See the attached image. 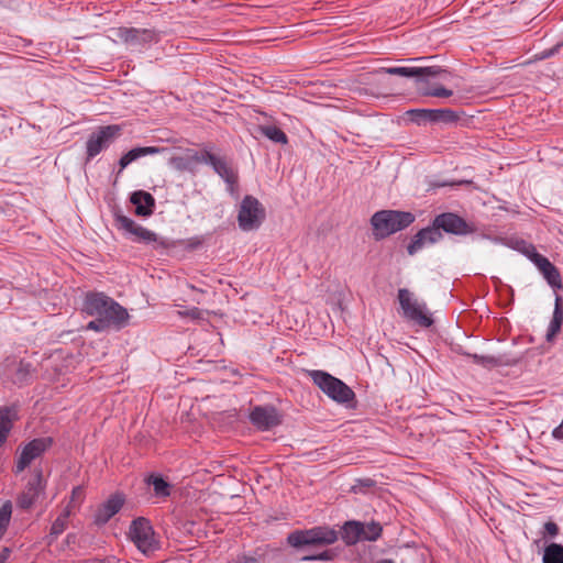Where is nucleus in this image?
Here are the masks:
<instances>
[{
    "label": "nucleus",
    "mask_w": 563,
    "mask_h": 563,
    "mask_svg": "<svg viewBox=\"0 0 563 563\" xmlns=\"http://www.w3.org/2000/svg\"><path fill=\"white\" fill-rule=\"evenodd\" d=\"M82 311L93 317L86 325L87 330L104 332L109 329L120 330L128 323L129 313L124 307L103 292L86 294Z\"/></svg>",
    "instance_id": "nucleus-1"
},
{
    "label": "nucleus",
    "mask_w": 563,
    "mask_h": 563,
    "mask_svg": "<svg viewBox=\"0 0 563 563\" xmlns=\"http://www.w3.org/2000/svg\"><path fill=\"white\" fill-rule=\"evenodd\" d=\"M415 220L416 216L410 211L387 209L376 211L371 217L369 222L373 228L374 239L380 241L407 229Z\"/></svg>",
    "instance_id": "nucleus-2"
},
{
    "label": "nucleus",
    "mask_w": 563,
    "mask_h": 563,
    "mask_svg": "<svg viewBox=\"0 0 563 563\" xmlns=\"http://www.w3.org/2000/svg\"><path fill=\"white\" fill-rule=\"evenodd\" d=\"M398 302L402 310L404 318L413 325L420 328H430L433 324V318L424 301H419L407 288L398 289Z\"/></svg>",
    "instance_id": "nucleus-3"
},
{
    "label": "nucleus",
    "mask_w": 563,
    "mask_h": 563,
    "mask_svg": "<svg viewBox=\"0 0 563 563\" xmlns=\"http://www.w3.org/2000/svg\"><path fill=\"white\" fill-rule=\"evenodd\" d=\"M338 532L327 526H318L310 529L295 530L287 537L289 545L296 549L303 547L330 545L338 540Z\"/></svg>",
    "instance_id": "nucleus-4"
},
{
    "label": "nucleus",
    "mask_w": 563,
    "mask_h": 563,
    "mask_svg": "<svg viewBox=\"0 0 563 563\" xmlns=\"http://www.w3.org/2000/svg\"><path fill=\"white\" fill-rule=\"evenodd\" d=\"M462 114L463 112H459L449 108H416L409 109L405 112V115L408 118V120L418 126L438 123L455 124L460 121Z\"/></svg>",
    "instance_id": "nucleus-5"
},
{
    "label": "nucleus",
    "mask_w": 563,
    "mask_h": 563,
    "mask_svg": "<svg viewBox=\"0 0 563 563\" xmlns=\"http://www.w3.org/2000/svg\"><path fill=\"white\" fill-rule=\"evenodd\" d=\"M266 218L264 206L257 198L246 195L241 200L238 211V224L244 232L260 229Z\"/></svg>",
    "instance_id": "nucleus-6"
},
{
    "label": "nucleus",
    "mask_w": 563,
    "mask_h": 563,
    "mask_svg": "<svg viewBox=\"0 0 563 563\" xmlns=\"http://www.w3.org/2000/svg\"><path fill=\"white\" fill-rule=\"evenodd\" d=\"M121 133L122 129L118 124L99 126L91 132L86 142V161L93 159L101 152L109 148Z\"/></svg>",
    "instance_id": "nucleus-7"
},
{
    "label": "nucleus",
    "mask_w": 563,
    "mask_h": 563,
    "mask_svg": "<svg viewBox=\"0 0 563 563\" xmlns=\"http://www.w3.org/2000/svg\"><path fill=\"white\" fill-rule=\"evenodd\" d=\"M115 35L131 51H142L161 40L159 33L153 29L119 27Z\"/></svg>",
    "instance_id": "nucleus-8"
},
{
    "label": "nucleus",
    "mask_w": 563,
    "mask_h": 563,
    "mask_svg": "<svg viewBox=\"0 0 563 563\" xmlns=\"http://www.w3.org/2000/svg\"><path fill=\"white\" fill-rule=\"evenodd\" d=\"M200 161L202 165L211 167L213 173L222 180L239 174L233 158L225 154L217 153L213 145L203 146V156H201Z\"/></svg>",
    "instance_id": "nucleus-9"
},
{
    "label": "nucleus",
    "mask_w": 563,
    "mask_h": 563,
    "mask_svg": "<svg viewBox=\"0 0 563 563\" xmlns=\"http://www.w3.org/2000/svg\"><path fill=\"white\" fill-rule=\"evenodd\" d=\"M34 375V367L30 362L7 357L0 365V377L4 382L16 384H29Z\"/></svg>",
    "instance_id": "nucleus-10"
},
{
    "label": "nucleus",
    "mask_w": 563,
    "mask_h": 563,
    "mask_svg": "<svg viewBox=\"0 0 563 563\" xmlns=\"http://www.w3.org/2000/svg\"><path fill=\"white\" fill-rule=\"evenodd\" d=\"M129 537L135 547L144 554L156 549L153 527L150 520L144 517H139L131 522Z\"/></svg>",
    "instance_id": "nucleus-11"
},
{
    "label": "nucleus",
    "mask_w": 563,
    "mask_h": 563,
    "mask_svg": "<svg viewBox=\"0 0 563 563\" xmlns=\"http://www.w3.org/2000/svg\"><path fill=\"white\" fill-rule=\"evenodd\" d=\"M523 254L537 266L552 289L563 288L560 272L548 257L539 253L531 244L525 246Z\"/></svg>",
    "instance_id": "nucleus-12"
},
{
    "label": "nucleus",
    "mask_w": 563,
    "mask_h": 563,
    "mask_svg": "<svg viewBox=\"0 0 563 563\" xmlns=\"http://www.w3.org/2000/svg\"><path fill=\"white\" fill-rule=\"evenodd\" d=\"M382 71L388 75H395L406 78H415L417 84H427L429 78H444L448 71L440 66L411 67V66H394L382 68Z\"/></svg>",
    "instance_id": "nucleus-13"
},
{
    "label": "nucleus",
    "mask_w": 563,
    "mask_h": 563,
    "mask_svg": "<svg viewBox=\"0 0 563 563\" xmlns=\"http://www.w3.org/2000/svg\"><path fill=\"white\" fill-rule=\"evenodd\" d=\"M432 223L439 232L464 236L475 232L473 224L453 212H442L434 217Z\"/></svg>",
    "instance_id": "nucleus-14"
},
{
    "label": "nucleus",
    "mask_w": 563,
    "mask_h": 563,
    "mask_svg": "<svg viewBox=\"0 0 563 563\" xmlns=\"http://www.w3.org/2000/svg\"><path fill=\"white\" fill-rule=\"evenodd\" d=\"M52 444V438H36L26 443L16 459L13 472L15 474L22 473L34 460L47 451Z\"/></svg>",
    "instance_id": "nucleus-15"
},
{
    "label": "nucleus",
    "mask_w": 563,
    "mask_h": 563,
    "mask_svg": "<svg viewBox=\"0 0 563 563\" xmlns=\"http://www.w3.org/2000/svg\"><path fill=\"white\" fill-rule=\"evenodd\" d=\"M46 488V481L42 468H34L32 477L16 498V506L21 509H30Z\"/></svg>",
    "instance_id": "nucleus-16"
},
{
    "label": "nucleus",
    "mask_w": 563,
    "mask_h": 563,
    "mask_svg": "<svg viewBox=\"0 0 563 563\" xmlns=\"http://www.w3.org/2000/svg\"><path fill=\"white\" fill-rule=\"evenodd\" d=\"M251 423L261 431L271 430L280 424V416L273 406H255L249 415Z\"/></svg>",
    "instance_id": "nucleus-17"
},
{
    "label": "nucleus",
    "mask_w": 563,
    "mask_h": 563,
    "mask_svg": "<svg viewBox=\"0 0 563 563\" xmlns=\"http://www.w3.org/2000/svg\"><path fill=\"white\" fill-rule=\"evenodd\" d=\"M443 239V234L435 230L433 223L420 229L411 239L407 245V252L409 255H415L426 246L433 245Z\"/></svg>",
    "instance_id": "nucleus-18"
},
{
    "label": "nucleus",
    "mask_w": 563,
    "mask_h": 563,
    "mask_svg": "<svg viewBox=\"0 0 563 563\" xmlns=\"http://www.w3.org/2000/svg\"><path fill=\"white\" fill-rule=\"evenodd\" d=\"M124 496L122 494L111 495L102 505L99 506L95 514V523L98 526L106 525L113 516H115L124 505Z\"/></svg>",
    "instance_id": "nucleus-19"
},
{
    "label": "nucleus",
    "mask_w": 563,
    "mask_h": 563,
    "mask_svg": "<svg viewBox=\"0 0 563 563\" xmlns=\"http://www.w3.org/2000/svg\"><path fill=\"white\" fill-rule=\"evenodd\" d=\"M130 202L135 207V214L150 217L155 209L154 197L145 190H135L130 195Z\"/></svg>",
    "instance_id": "nucleus-20"
},
{
    "label": "nucleus",
    "mask_w": 563,
    "mask_h": 563,
    "mask_svg": "<svg viewBox=\"0 0 563 563\" xmlns=\"http://www.w3.org/2000/svg\"><path fill=\"white\" fill-rule=\"evenodd\" d=\"M301 376L310 379L316 387H349L343 380L321 369H302Z\"/></svg>",
    "instance_id": "nucleus-21"
},
{
    "label": "nucleus",
    "mask_w": 563,
    "mask_h": 563,
    "mask_svg": "<svg viewBox=\"0 0 563 563\" xmlns=\"http://www.w3.org/2000/svg\"><path fill=\"white\" fill-rule=\"evenodd\" d=\"M19 419V408L16 405L0 408V448L7 442V439Z\"/></svg>",
    "instance_id": "nucleus-22"
},
{
    "label": "nucleus",
    "mask_w": 563,
    "mask_h": 563,
    "mask_svg": "<svg viewBox=\"0 0 563 563\" xmlns=\"http://www.w3.org/2000/svg\"><path fill=\"white\" fill-rule=\"evenodd\" d=\"M201 156H203V147L199 151L188 150L185 156H175L170 163L177 170L195 174L197 166L201 164Z\"/></svg>",
    "instance_id": "nucleus-23"
},
{
    "label": "nucleus",
    "mask_w": 563,
    "mask_h": 563,
    "mask_svg": "<svg viewBox=\"0 0 563 563\" xmlns=\"http://www.w3.org/2000/svg\"><path fill=\"white\" fill-rule=\"evenodd\" d=\"M162 151V148L157 146H137L133 147L130 151H128L125 154L121 156L119 159V173H121L123 169H125L131 163L147 156V155H154L158 154Z\"/></svg>",
    "instance_id": "nucleus-24"
},
{
    "label": "nucleus",
    "mask_w": 563,
    "mask_h": 563,
    "mask_svg": "<svg viewBox=\"0 0 563 563\" xmlns=\"http://www.w3.org/2000/svg\"><path fill=\"white\" fill-rule=\"evenodd\" d=\"M562 324H563V300H562L561 296L556 295L552 319L550 321L548 332H547V339L549 341L561 331Z\"/></svg>",
    "instance_id": "nucleus-25"
},
{
    "label": "nucleus",
    "mask_w": 563,
    "mask_h": 563,
    "mask_svg": "<svg viewBox=\"0 0 563 563\" xmlns=\"http://www.w3.org/2000/svg\"><path fill=\"white\" fill-rule=\"evenodd\" d=\"M131 234L135 236V242H143L145 244L156 243L161 247H167L169 245L167 240L159 238L155 232L141 224H137Z\"/></svg>",
    "instance_id": "nucleus-26"
},
{
    "label": "nucleus",
    "mask_w": 563,
    "mask_h": 563,
    "mask_svg": "<svg viewBox=\"0 0 563 563\" xmlns=\"http://www.w3.org/2000/svg\"><path fill=\"white\" fill-rule=\"evenodd\" d=\"M363 523L358 521H347L342 527V540L347 544L352 545L362 539Z\"/></svg>",
    "instance_id": "nucleus-27"
},
{
    "label": "nucleus",
    "mask_w": 563,
    "mask_h": 563,
    "mask_svg": "<svg viewBox=\"0 0 563 563\" xmlns=\"http://www.w3.org/2000/svg\"><path fill=\"white\" fill-rule=\"evenodd\" d=\"M330 399L338 404L353 408L355 404V394L353 389H321Z\"/></svg>",
    "instance_id": "nucleus-28"
},
{
    "label": "nucleus",
    "mask_w": 563,
    "mask_h": 563,
    "mask_svg": "<svg viewBox=\"0 0 563 563\" xmlns=\"http://www.w3.org/2000/svg\"><path fill=\"white\" fill-rule=\"evenodd\" d=\"M260 131L265 137L274 143L286 144L288 142L286 133L276 125H261Z\"/></svg>",
    "instance_id": "nucleus-29"
},
{
    "label": "nucleus",
    "mask_w": 563,
    "mask_h": 563,
    "mask_svg": "<svg viewBox=\"0 0 563 563\" xmlns=\"http://www.w3.org/2000/svg\"><path fill=\"white\" fill-rule=\"evenodd\" d=\"M418 92L423 97H435V98H450L453 96V90L448 89L443 86H423L420 84Z\"/></svg>",
    "instance_id": "nucleus-30"
},
{
    "label": "nucleus",
    "mask_w": 563,
    "mask_h": 563,
    "mask_svg": "<svg viewBox=\"0 0 563 563\" xmlns=\"http://www.w3.org/2000/svg\"><path fill=\"white\" fill-rule=\"evenodd\" d=\"M543 563H563V545L551 543L544 550Z\"/></svg>",
    "instance_id": "nucleus-31"
},
{
    "label": "nucleus",
    "mask_w": 563,
    "mask_h": 563,
    "mask_svg": "<svg viewBox=\"0 0 563 563\" xmlns=\"http://www.w3.org/2000/svg\"><path fill=\"white\" fill-rule=\"evenodd\" d=\"M148 484L153 486L154 493L158 497L169 496V484L161 476H151Z\"/></svg>",
    "instance_id": "nucleus-32"
},
{
    "label": "nucleus",
    "mask_w": 563,
    "mask_h": 563,
    "mask_svg": "<svg viewBox=\"0 0 563 563\" xmlns=\"http://www.w3.org/2000/svg\"><path fill=\"white\" fill-rule=\"evenodd\" d=\"M383 528L377 522L363 525L362 539L366 541H376L382 536Z\"/></svg>",
    "instance_id": "nucleus-33"
},
{
    "label": "nucleus",
    "mask_w": 563,
    "mask_h": 563,
    "mask_svg": "<svg viewBox=\"0 0 563 563\" xmlns=\"http://www.w3.org/2000/svg\"><path fill=\"white\" fill-rule=\"evenodd\" d=\"M12 514V506L10 501H7L1 508H0V537H3Z\"/></svg>",
    "instance_id": "nucleus-34"
},
{
    "label": "nucleus",
    "mask_w": 563,
    "mask_h": 563,
    "mask_svg": "<svg viewBox=\"0 0 563 563\" xmlns=\"http://www.w3.org/2000/svg\"><path fill=\"white\" fill-rule=\"evenodd\" d=\"M115 222L118 223L120 229L124 230L125 232H128L130 234L133 232V230L137 225V223L133 219H131L124 214H115Z\"/></svg>",
    "instance_id": "nucleus-35"
},
{
    "label": "nucleus",
    "mask_w": 563,
    "mask_h": 563,
    "mask_svg": "<svg viewBox=\"0 0 563 563\" xmlns=\"http://www.w3.org/2000/svg\"><path fill=\"white\" fill-rule=\"evenodd\" d=\"M68 526V522L60 518H56L54 522L52 523L51 531H49V538H52L51 542L55 540L59 534H62Z\"/></svg>",
    "instance_id": "nucleus-36"
},
{
    "label": "nucleus",
    "mask_w": 563,
    "mask_h": 563,
    "mask_svg": "<svg viewBox=\"0 0 563 563\" xmlns=\"http://www.w3.org/2000/svg\"><path fill=\"white\" fill-rule=\"evenodd\" d=\"M223 181L228 194L236 199L239 197V174L224 179Z\"/></svg>",
    "instance_id": "nucleus-37"
},
{
    "label": "nucleus",
    "mask_w": 563,
    "mask_h": 563,
    "mask_svg": "<svg viewBox=\"0 0 563 563\" xmlns=\"http://www.w3.org/2000/svg\"><path fill=\"white\" fill-rule=\"evenodd\" d=\"M335 556L333 550H324L320 553L306 555L301 559V561H332Z\"/></svg>",
    "instance_id": "nucleus-38"
},
{
    "label": "nucleus",
    "mask_w": 563,
    "mask_h": 563,
    "mask_svg": "<svg viewBox=\"0 0 563 563\" xmlns=\"http://www.w3.org/2000/svg\"><path fill=\"white\" fill-rule=\"evenodd\" d=\"M562 46H563V41L550 48L543 49L542 52H540L538 54V59L542 60V59H548V58L555 56L556 54L560 53V49L562 48Z\"/></svg>",
    "instance_id": "nucleus-39"
},
{
    "label": "nucleus",
    "mask_w": 563,
    "mask_h": 563,
    "mask_svg": "<svg viewBox=\"0 0 563 563\" xmlns=\"http://www.w3.org/2000/svg\"><path fill=\"white\" fill-rule=\"evenodd\" d=\"M84 500V488L82 486H76L71 490L70 500L68 504L76 506V504H81Z\"/></svg>",
    "instance_id": "nucleus-40"
},
{
    "label": "nucleus",
    "mask_w": 563,
    "mask_h": 563,
    "mask_svg": "<svg viewBox=\"0 0 563 563\" xmlns=\"http://www.w3.org/2000/svg\"><path fill=\"white\" fill-rule=\"evenodd\" d=\"M559 526L553 521H548L544 523V537L555 538L559 534Z\"/></svg>",
    "instance_id": "nucleus-41"
},
{
    "label": "nucleus",
    "mask_w": 563,
    "mask_h": 563,
    "mask_svg": "<svg viewBox=\"0 0 563 563\" xmlns=\"http://www.w3.org/2000/svg\"><path fill=\"white\" fill-rule=\"evenodd\" d=\"M475 363L477 364H482V365H485V366H489V365H496L497 364V361L494 356H483V355H477L475 354L473 356Z\"/></svg>",
    "instance_id": "nucleus-42"
},
{
    "label": "nucleus",
    "mask_w": 563,
    "mask_h": 563,
    "mask_svg": "<svg viewBox=\"0 0 563 563\" xmlns=\"http://www.w3.org/2000/svg\"><path fill=\"white\" fill-rule=\"evenodd\" d=\"M74 507H75L74 505L68 504L65 507V509L59 514L58 518H60V519L65 520L66 522H68V519H69V517L71 515V511H73Z\"/></svg>",
    "instance_id": "nucleus-43"
},
{
    "label": "nucleus",
    "mask_w": 563,
    "mask_h": 563,
    "mask_svg": "<svg viewBox=\"0 0 563 563\" xmlns=\"http://www.w3.org/2000/svg\"><path fill=\"white\" fill-rule=\"evenodd\" d=\"M234 563H258V561L254 556L242 555L239 556Z\"/></svg>",
    "instance_id": "nucleus-44"
},
{
    "label": "nucleus",
    "mask_w": 563,
    "mask_h": 563,
    "mask_svg": "<svg viewBox=\"0 0 563 563\" xmlns=\"http://www.w3.org/2000/svg\"><path fill=\"white\" fill-rule=\"evenodd\" d=\"M481 238L482 239H485V240H489L492 241L493 243L495 244H500L503 242V239L499 238V236H494V235H490V234H486V233H483L481 234Z\"/></svg>",
    "instance_id": "nucleus-45"
},
{
    "label": "nucleus",
    "mask_w": 563,
    "mask_h": 563,
    "mask_svg": "<svg viewBox=\"0 0 563 563\" xmlns=\"http://www.w3.org/2000/svg\"><path fill=\"white\" fill-rule=\"evenodd\" d=\"M11 553V550L9 548H3L0 551V563H5V561L9 559Z\"/></svg>",
    "instance_id": "nucleus-46"
},
{
    "label": "nucleus",
    "mask_w": 563,
    "mask_h": 563,
    "mask_svg": "<svg viewBox=\"0 0 563 563\" xmlns=\"http://www.w3.org/2000/svg\"><path fill=\"white\" fill-rule=\"evenodd\" d=\"M553 437L556 439H563V422L553 430Z\"/></svg>",
    "instance_id": "nucleus-47"
},
{
    "label": "nucleus",
    "mask_w": 563,
    "mask_h": 563,
    "mask_svg": "<svg viewBox=\"0 0 563 563\" xmlns=\"http://www.w3.org/2000/svg\"><path fill=\"white\" fill-rule=\"evenodd\" d=\"M377 563H394L391 560H383V561H379Z\"/></svg>",
    "instance_id": "nucleus-48"
}]
</instances>
